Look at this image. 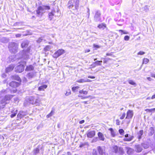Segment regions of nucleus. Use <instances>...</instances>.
Wrapping results in <instances>:
<instances>
[{"label":"nucleus","mask_w":155,"mask_h":155,"mask_svg":"<svg viewBox=\"0 0 155 155\" xmlns=\"http://www.w3.org/2000/svg\"><path fill=\"white\" fill-rule=\"evenodd\" d=\"M50 8V7L48 5L39 6L36 10L37 16L39 17L41 16L46 11L49 10Z\"/></svg>","instance_id":"1"},{"label":"nucleus","mask_w":155,"mask_h":155,"mask_svg":"<svg viewBox=\"0 0 155 155\" xmlns=\"http://www.w3.org/2000/svg\"><path fill=\"white\" fill-rule=\"evenodd\" d=\"M79 0H69L68 4L69 9L73 10H77L78 8Z\"/></svg>","instance_id":"2"},{"label":"nucleus","mask_w":155,"mask_h":155,"mask_svg":"<svg viewBox=\"0 0 155 155\" xmlns=\"http://www.w3.org/2000/svg\"><path fill=\"white\" fill-rule=\"evenodd\" d=\"M12 97L11 95H6L0 101V110L3 108L6 104L8 103L7 101H9L11 98Z\"/></svg>","instance_id":"3"},{"label":"nucleus","mask_w":155,"mask_h":155,"mask_svg":"<svg viewBox=\"0 0 155 155\" xmlns=\"http://www.w3.org/2000/svg\"><path fill=\"white\" fill-rule=\"evenodd\" d=\"M18 45L15 42H11L9 44L8 48L11 52L16 53L18 51Z\"/></svg>","instance_id":"4"},{"label":"nucleus","mask_w":155,"mask_h":155,"mask_svg":"<svg viewBox=\"0 0 155 155\" xmlns=\"http://www.w3.org/2000/svg\"><path fill=\"white\" fill-rule=\"evenodd\" d=\"M101 13L99 10H97L95 12L94 17V20L96 22L101 21Z\"/></svg>","instance_id":"5"},{"label":"nucleus","mask_w":155,"mask_h":155,"mask_svg":"<svg viewBox=\"0 0 155 155\" xmlns=\"http://www.w3.org/2000/svg\"><path fill=\"white\" fill-rule=\"evenodd\" d=\"M25 61H23V63H21L18 66L15 68V71L16 72L19 73L21 72L24 69V64H25Z\"/></svg>","instance_id":"6"},{"label":"nucleus","mask_w":155,"mask_h":155,"mask_svg":"<svg viewBox=\"0 0 155 155\" xmlns=\"http://www.w3.org/2000/svg\"><path fill=\"white\" fill-rule=\"evenodd\" d=\"M97 151L100 155H108L105 151V147H103L98 146L97 147Z\"/></svg>","instance_id":"7"},{"label":"nucleus","mask_w":155,"mask_h":155,"mask_svg":"<svg viewBox=\"0 0 155 155\" xmlns=\"http://www.w3.org/2000/svg\"><path fill=\"white\" fill-rule=\"evenodd\" d=\"M64 51L63 49H59L53 54L54 58H57L64 53Z\"/></svg>","instance_id":"8"},{"label":"nucleus","mask_w":155,"mask_h":155,"mask_svg":"<svg viewBox=\"0 0 155 155\" xmlns=\"http://www.w3.org/2000/svg\"><path fill=\"white\" fill-rule=\"evenodd\" d=\"M34 97L33 96H29L27 97L25 99V102H28L31 104L34 105Z\"/></svg>","instance_id":"9"},{"label":"nucleus","mask_w":155,"mask_h":155,"mask_svg":"<svg viewBox=\"0 0 155 155\" xmlns=\"http://www.w3.org/2000/svg\"><path fill=\"white\" fill-rule=\"evenodd\" d=\"M36 76V73L35 72H30L26 75V77L28 79H31Z\"/></svg>","instance_id":"10"},{"label":"nucleus","mask_w":155,"mask_h":155,"mask_svg":"<svg viewBox=\"0 0 155 155\" xmlns=\"http://www.w3.org/2000/svg\"><path fill=\"white\" fill-rule=\"evenodd\" d=\"M133 111L131 110H129L127 112L126 118L127 119L132 118L133 116Z\"/></svg>","instance_id":"11"},{"label":"nucleus","mask_w":155,"mask_h":155,"mask_svg":"<svg viewBox=\"0 0 155 155\" xmlns=\"http://www.w3.org/2000/svg\"><path fill=\"white\" fill-rule=\"evenodd\" d=\"M28 52V51L25 52L23 50L22 52H21L22 58L26 60L29 58Z\"/></svg>","instance_id":"12"},{"label":"nucleus","mask_w":155,"mask_h":155,"mask_svg":"<svg viewBox=\"0 0 155 155\" xmlns=\"http://www.w3.org/2000/svg\"><path fill=\"white\" fill-rule=\"evenodd\" d=\"M125 138L124 139V140L126 141H131L134 138V137L132 136H129L128 134H127L125 135Z\"/></svg>","instance_id":"13"},{"label":"nucleus","mask_w":155,"mask_h":155,"mask_svg":"<svg viewBox=\"0 0 155 155\" xmlns=\"http://www.w3.org/2000/svg\"><path fill=\"white\" fill-rule=\"evenodd\" d=\"M19 85L20 83L19 82L14 81H12L9 84L10 86L14 88H16Z\"/></svg>","instance_id":"14"},{"label":"nucleus","mask_w":155,"mask_h":155,"mask_svg":"<svg viewBox=\"0 0 155 155\" xmlns=\"http://www.w3.org/2000/svg\"><path fill=\"white\" fill-rule=\"evenodd\" d=\"M135 149L136 151L137 152H141L142 150V146L141 144L136 145L135 146Z\"/></svg>","instance_id":"15"},{"label":"nucleus","mask_w":155,"mask_h":155,"mask_svg":"<svg viewBox=\"0 0 155 155\" xmlns=\"http://www.w3.org/2000/svg\"><path fill=\"white\" fill-rule=\"evenodd\" d=\"M29 42L27 40H25L23 41L21 44V47L22 48H26L28 47Z\"/></svg>","instance_id":"16"},{"label":"nucleus","mask_w":155,"mask_h":155,"mask_svg":"<svg viewBox=\"0 0 155 155\" xmlns=\"http://www.w3.org/2000/svg\"><path fill=\"white\" fill-rule=\"evenodd\" d=\"M54 13V11H52L51 12H49L48 13L49 19L50 20H51L53 18V17L54 16L55 17L58 16V15H55Z\"/></svg>","instance_id":"17"},{"label":"nucleus","mask_w":155,"mask_h":155,"mask_svg":"<svg viewBox=\"0 0 155 155\" xmlns=\"http://www.w3.org/2000/svg\"><path fill=\"white\" fill-rule=\"evenodd\" d=\"M127 150V153L129 155H132L133 153L134 152V150L129 147H125Z\"/></svg>","instance_id":"18"},{"label":"nucleus","mask_w":155,"mask_h":155,"mask_svg":"<svg viewBox=\"0 0 155 155\" xmlns=\"http://www.w3.org/2000/svg\"><path fill=\"white\" fill-rule=\"evenodd\" d=\"M95 131L92 130L88 132L87 134V137L88 138H92L95 135Z\"/></svg>","instance_id":"19"},{"label":"nucleus","mask_w":155,"mask_h":155,"mask_svg":"<svg viewBox=\"0 0 155 155\" xmlns=\"http://www.w3.org/2000/svg\"><path fill=\"white\" fill-rule=\"evenodd\" d=\"M34 105L37 106L39 105L40 103V101L38 97H34Z\"/></svg>","instance_id":"20"},{"label":"nucleus","mask_w":155,"mask_h":155,"mask_svg":"<svg viewBox=\"0 0 155 155\" xmlns=\"http://www.w3.org/2000/svg\"><path fill=\"white\" fill-rule=\"evenodd\" d=\"M100 140L104 141L105 138L103 134L101 132H99L97 134Z\"/></svg>","instance_id":"21"},{"label":"nucleus","mask_w":155,"mask_h":155,"mask_svg":"<svg viewBox=\"0 0 155 155\" xmlns=\"http://www.w3.org/2000/svg\"><path fill=\"white\" fill-rule=\"evenodd\" d=\"M14 66L13 65H10L8 67H7L6 69V73H8L9 72H10L12 71L14 68Z\"/></svg>","instance_id":"22"},{"label":"nucleus","mask_w":155,"mask_h":155,"mask_svg":"<svg viewBox=\"0 0 155 155\" xmlns=\"http://www.w3.org/2000/svg\"><path fill=\"white\" fill-rule=\"evenodd\" d=\"M9 91V89H3L0 91V97H1L5 94L6 93H8Z\"/></svg>","instance_id":"23"},{"label":"nucleus","mask_w":155,"mask_h":155,"mask_svg":"<svg viewBox=\"0 0 155 155\" xmlns=\"http://www.w3.org/2000/svg\"><path fill=\"white\" fill-rule=\"evenodd\" d=\"M149 135L150 136L152 135L154 133V129L153 127H150L149 130Z\"/></svg>","instance_id":"24"},{"label":"nucleus","mask_w":155,"mask_h":155,"mask_svg":"<svg viewBox=\"0 0 155 155\" xmlns=\"http://www.w3.org/2000/svg\"><path fill=\"white\" fill-rule=\"evenodd\" d=\"M47 87V86L46 84H44L38 87V90L39 91H43L44 89L46 88Z\"/></svg>","instance_id":"25"},{"label":"nucleus","mask_w":155,"mask_h":155,"mask_svg":"<svg viewBox=\"0 0 155 155\" xmlns=\"http://www.w3.org/2000/svg\"><path fill=\"white\" fill-rule=\"evenodd\" d=\"M34 69V67L32 65H30L27 66L25 69L26 71H32Z\"/></svg>","instance_id":"26"},{"label":"nucleus","mask_w":155,"mask_h":155,"mask_svg":"<svg viewBox=\"0 0 155 155\" xmlns=\"http://www.w3.org/2000/svg\"><path fill=\"white\" fill-rule=\"evenodd\" d=\"M11 78L12 79H14L18 81H21V79L20 77L17 75H13L11 76Z\"/></svg>","instance_id":"27"},{"label":"nucleus","mask_w":155,"mask_h":155,"mask_svg":"<svg viewBox=\"0 0 155 155\" xmlns=\"http://www.w3.org/2000/svg\"><path fill=\"white\" fill-rule=\"evenodd\" d=\"M142 147L144 149H147L149 147V145L148 143H141Z\"/></svg>","instance_id":"28"},{"label":"nucleus","mask_w":155,"mask_h":155,"mask_svg":"<svg viewBox=\"0 0 155 155\" xmlns=\"http://www.w3.org/2000/svg\"><path fill=\"white\" fill-rule=\"evenodd\" d=\"M112 151L113 152L117 153L118 152V147L117 146H113L112 148Z\"/></svg>","instance_id":"29"},{"label":"nucleus","mask_w":155,"mask_h":155,"mask_svg":"<svg viewBox=\"0 0 155 155\" xmlns=\"http://www.w3.org/2000/svg\"><path fill=\"white\" fill-rule=\"evenodd\" d=\"M143 131L142 130H140L138 133V138L139 140L141 138V136L143 135Z\"/></svg>","instance_id":"30"},{"label":"nucleus","mask_w":155,"mask_h":155,"mask_svg":"<svg viewBox=\"0 0 155 155\" xmlns=\"http://www.w3.org/2000/svg\"><path fill=\"white\" fill-rule=\"evenodd\" d=\"M39 152V150L38 147H37L33 150V154L34 155H37Z\"/></svg>","instance_id":"31"},{"label":"nucleus","mask_w":155,"mask_h":155,"mask_svg":"<svg viewBox=\"0 0 155 155\" xmlns=\"http://www.w3.org/2000/svg\"><path fill=\"white\" fill-rule=\"evenodd\" d=\"M109 130L110 131L112 136L113 137H115L116 135V134L115 133L113 129L112 128H110L109 129Z\"/></svg>","instance_id":"32"},{"label":"nucleus","mask_w":155,"mask_h":155,"mask_svg":"<svg viewBox=\"0 0 155 155\" xmlns=\"http://www.w3.org/2000/svg\"><path fill=\"white\" fill-rule=\"evenodd\" d=\"M122 2L121 0H116V2H114L112 4V5L114 6V4L118 5Z\"/></svg>","instance_id":"33"},{"label":"nucleus","mask_w":155,"mask_h":155,"mask_svg":"<svg viewBox=\"0 0 155 155\" xmlns=\"http://www.w3.org/2000/svg\"><path fill=\"white\" fill-rule=\"evenodd\" d=\"M23 111H20L17 115V117L19 119L21 118L23 116V114L22 113Z\"/></svg>","instance_id":"34"},{"label":"nucleus","mask_w":155,"mask_h":155,"mask_svg":"<svg viewBox=\"0 0 155 155\" xmlns=\"http://www.w3.org/2000/svg\"><path fill=\"white\" fill-rule=\"evenodd\" d=\"M77 82L78 83H83L86 82V81H85V79L82 78L78 80Z\"/></svg>","instance_id":"35"},{"label":"nucleus","mask_w":155,"mask_h":155,"mask_svg":"<svg viewBox=\"0 0 155 155\" xmlns=\"http://www.w3.org/2000/svg\"><path fill=\"white\" fill-rule=\"evenodd\" d=\"M118 152L119 154H122L124 153V150L122 148L120 147H119L118 149Z\"/></svg>","instance_id":"36"},{"label":"nucleus","mask_w":155,"mask_h":155,"mask_svg":"<svg viewBox=\"0 0 155 155\" xmlns=\"http://www.w3.org/2000/svg\"><path fill=\"white\" fill-rule=\"evenodd\" d=\"M102 61H97L94 62V63H95V64H96V65H101L102 64Z\"/></svg>","instance_id":"37"},{"label":"nucleus","mask_w":155,"mask_h":155,"mask_svg":"<svg viewBox=\"0 0 155 155\" xmlns=\"http://www.w3.org/2000/svg\"><path fill=\"white\" fill-rule=\"evenodd\" d=\"M79 92L80 94H84L86 95L87 94L88 92L86 91H84L83 90H80Z\"/></svg>","instance_id":"38"},{"label":"nucleus","mask_w":155,"mask_h":155,"mask_svg":"<svg viewBox=\"0 0 155 155\" xmlns=\"http://www.w3.org/2000/svg\"><path fill=\"white\" fill-rule=\"evenodd\" d=\"M128 82L129 84L131 85H136V83H135L134 82V81L132 80H129L128 81Z\"/></svg>","instance_id":"39"},{"label":"nucleus","mask_w":155,"mask_h":155,"mask_svg":"<svg viewBox=\"0 0 155 155\" xmlns=\"http://www.w3.org/2000/svg\"><path fill=\"white\" fill-rule=\"evenodd\" d=\"M149 60L147 58H144L143 60V63L147 64L149 62Z\"/></svg>","instance_id":"40"},{"label":"nucleus","mask_w":155,"mask_h":155,"mask_svg":"<svg viewBox=\"0 0 155 155\" xmlns=\"http://www.w3.org/2000/svg\"><path fill=\"white\" fill-rule=\"evenodd\" d=\"M43 41H45V40L42 38H40L37 40V42L38 43H40Z\"/></svg>","instance_id":"41"},{"label":"nucleus","mask_w":155,"mask_h":155,"mask_svg":"<svg viewBox=\"0 0 155 155\" xmlns=\"http://www.w3.org/2000/svg\"><path fill=\"white\" fill-rule=\"evenodd\" d=\"M1 40L4 43L5 42H7L8 41V40L6 38H2L1 39Z\"/></svg>","instance_id":"42"},{"label":"nucleus","mask_w":155,"mask_h":155,"mask_svg":"<svg viewBox=\"0 0 155 155\" xmlns=\"http://www.w3.org/2000/svg\"><path fill=\"white\" fill-rule=\"evenodd\" d=\"M17 110H16V111H15V112H14V113H13V114H12L11 115H10V116H11V118H13V117H15L17 113Z\"/></svg>","instance_id":"43"},{"label":"nucleus","mask_w":155,"mask_h":155,"mask_svg":"<svg viewBox=\"0 0 155 155\" xmlns=\"http://www.w3.org/2000/svg\"><path fill=\"white\" fill-rule=\"evenodd\" d=\"M119 132L121 135H123L124 133V131L123 129H120L119 130Z\"/></svg>","instance_id":"44"},{"label":"nucleus","mask_w":155,"mask_h":155,"mask_svg":"<svg viewBox=\"0 0 155 155\" xmlns=\"http://www.w3.org/2000/svg\"><path fill=\"white\" fill-rule=\"evenodd\" d=\"M50 46L49 45L46 46L44 48L45 51H49L50 49Z\"/></svg>","instance_id":"45"},{"label":"nucleus","mask_w":155,"mask_h":155,"mask_svg":"<svg viewBox=\"0 0 155 155\" xmlns=\"http://www.w3.org/2000/svg\"><path fill=\"white\" fill-rule=\"evenodd\" d=\"M145 110L149 112H152L153 111L155 110V108L152 109H147Z\"/></svg>","instance_id":"46"},{"label":"nucleus","mask_w":155,"mask_h":155,"mask_svg":"<svg viewBox=\"0 0 155 155\" xmlns=\"http://www.w3.org/2000/svg\"><path fill=\"white\" fill-rule=\"evenodd\" d=\"M129 38H130V37L128 36H127V35H126V36H125V37H124V40L125 41H127L129 40Z\"/></svg>","instance_id":"47"},{"label":"nucleus","mask_w":155,"mask_h":155,"mask_svg":"<svg viewBox=\"0 0 155 155\" xmlns=\"http://www.w3.org/2000/svg\"><path fill=\"white\" fill-rule=\"evenodd\" d=\"M94 47L95 48H98L101 47V46H100L98 45H97L96 44H94L93 45Z\"/></svg>","instance_id":"48"},{"label":"nucleus","mask_w":155,"mask_h":155,"mask_svg":"<svg viewBox=\"0 0 155 155\" xmlns=\"http://www.w3.org/2000/svg\"><path fill=\"white\" fill-rule=\"evenodd\" d=\"M53 111H51V112L47 115V118H48L51 116L53 115Z\"/></svg>","instance_id":"49"},{"label":"nucleus","mask_w":155,"mask_h":155,"mask_svg":"<svg viewBox=\"0 0 155 155\" xmlns=\"http://www.w3.org/2000/svg\"><path fill=\"white\" fill-rule=\"evenodd\" d=\"M125 113H123L122 116L120 117V119H123L125 117Z\"/></svg>","instance_id":"50"},{"label":"nucleus","mask_w":155,"mask_h":155,"mask_svg":"<svg viewBox=\"0 0 155 155\" xmlns=\"http://www.w3.org/2000/svg\"><path fill=\"white\" fill-rule=\"evenodd\" d=\"M71 94V91L69 90L68 91H66V93H65V94L66 96H68L69 95Z\"/></svg>","instance_id":"51"},{"label":"nucleus","mask_w":155,"mask_h":155,"mask_svg":"<svg viewBox=\"0 0 155 155\" xmlns=\"http://www.w3.org/2000/svg\"><path fill=\"white\" fill-rule=\"evenodd\" d=\"M145 54V52L143 51H140L137 54L138 55H143Z\"/></svg>","instance_id":"52"},{"label":"nucleus","mask_w":155,"mask_h":155,"mask_svg":"<svg viewBox=\"0 0 155 155\" xmlns=\"http://www.w3.org/2000/svg\"><path fill=\"white\" fill-rule=\"evenodd\" d=\"M119 32L120 33H121V35H122L123 34H126L127 33L125 32L123 30H119Z\"/></svg>","instance_id":"53"},{"label":"nucleus","mask_w":155,"mask_h":155,"mask_svg":"<svg viewBox=\"0 0 155 155\" xmlns=\"http://www.w3.org/2000/svg\"><path fill=\"white\" fill-rule=\"evenodd\" d=\"M91 66L92 68H94L96 66V65L95 63H94V62H93L92 64L91 65Z\"/></svg>","instance_id":"54"},{"label":"nucleus","mask_w":155,"mask_h":155,"mask_svg":"<svg viewBox=\"0 0 155 155\" xmlns=\"http://www.w3.org/2000/svg\"><path fill=\"white\" fill-rule=\"evenodd\" d=\"M86 143H81L80 145V147H82L86 145Z\"/></svg>","instance_id":"55"},{"label":"nucleus","mask_w":155,"mask_h":155,"mask_svg":"<svg viewBox=\"0 0 155 155\" xmlns=\"http://www.w3.org/2000/svg\"><path fill=\"white\" fill-rule=\"evenodd\" d=\"M87 13H88V18H89L90 16V9L89 8H87Z\"/></svg>","instance_id":"56"},{"label":"nucleus","mask_w":155,"mask_h":155,"mask_svg":"<svg viewBox=\"0 0 155 155\" xmlns=\"http://www.w3.org/2000/svg\"><path fill=\"white\" fill-rule=\"evenodd\" d=\"M90 97V96H86L84 97H83V96H81V99H84L87 98H89V97Z\"/></svg>","instance_id":"57"},{"label":"nucleus","mask_w":155,"mask_h":155,"mask_svg":"<svg viewBox=\"0 0 155 155\" xmlns=\"http://www.w3.org/2000/svg\"><path fill=\"white\" fill-rule=\"evenodd\" d=\"M116 123L117 125H120V121L118 120H116Z\"/></svg>","instance_id":"58"},{"label":"nucleus","mask_w":155,"mask_h":155,"mask_svg":"<svg viewBox=\"0 0 155 155\" xmlns=\"http://www.w3.org/2000/svg\"><path fill=\"white\" fill-rule=\"evenodd\" d=\"M112 53H107L106 54V56H111L112 55Z\"/></svg>","instance_id":"59"},{"label":"nucleus","mask_w":155,"mask_h":155,"mask_svg":"<svg viewBox=\"0 0 155 155\" xmlns=\"http://www.w3.org/2000/svg\"><path fill=\"white\" fill-rule=\"evenodd\" d=\"M84 120H82L80 121L79 122V123L80 124H82L84 123Z\"/></svg>","instance_id":"60"},{"label":"nucleus","mask_w":155,"mask_h":155,"mask_svg":"<svg viewBox=\"0 0 155 155\" xmlns=\"http://www.w3.org/2000/svg\"><path fill=\"white\" fill-rule=\"evenodd\" d=\"M88 78H90L91 79H94L95 78V77L94 76H89L88 77Z\"/></svg>","instance_id":"61"},{"label":"nucleus","mask_w":155,"mask_h":155,"mask_svg":"<svg viewBox=\"0 0 155 155\" xmlns=\"http://www.w3.org/2000/svg\"><path fill=\"white\" fill-rule=\"evenodd\" d=\"M116 0H110V3H111V5H112V4L114 2H116Z\"/></svg>","instance_id":"62"},{"label":"nucleus","mask_w":155,"mask_h":155,"mask_svg":"<svg viewBox=\"0 0 155 155\" xmlns=\"http://www.w3.org/2000/svg\"><path fill=\"white\" fill-rule=\"evenodd\" d=\"M151 77H153L155 78V74H151Z\"/></svg>","instance_id":"63"},{"label":"nucleus","mask_w":155,"mask_h":155,"mask_svg":"<svg viewBox=\"0 0 155 155\" xmlns=\"http://www.w3.org/2000/svg\"><path fill=\"white\" fill-rule=\"evenodd\" d=\"M154 98H155V94L154 95H153L151 97L152 99H154Z\"/></svg>","instance_id":"64"}]
</instances>
